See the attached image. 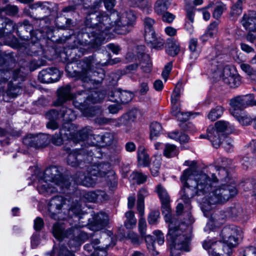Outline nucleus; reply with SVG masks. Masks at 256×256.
I'll return each mask as SVG.
<instances>
[{
    "mask_svg": "<svg viewBox=\"0 0 256 256\" xmlns=\"http://www.w3.org/2000/svg\"><path fill=\"white\" fill-rule=\"evenodd\" d=\"M180 179L183 184L180 192L181 199L188 204L196 195L208 194L214 184L209 173H196L195 168L192 166L183 172Z\"/></svg>",
    "mask_w": 256,
    "mask_h": 256,
    "instance_id": "obj_1",
    "label": "nucleus"
},
{
    "mask_svg": "<svg viewBox=\"0 0 256 256\" xmlns=\"http://www.w3.org/2000/svg\"><path fill=\"white\" fill-rule=\"evenodd\" d=\"M62 169L55 166L46 168L44 174L43 180L40 182L37 189L45 196L55 192H64L70 186L68 176L62 175Z\"/></svg>",
    "mask_w": 256,
    "mask_h": 256,
    "instance_id": "obj_2",
    "label": "nucleus"
},
{
    "mask_svg": "<svg viewBox=\"0 0 256 256\" xmlns=\"http://www.w3.org/2000/svg\"><path fill=\"white\" fill-rule=\"evenodd\" d=\"M166 222L169 223L166 239L172 256H178L182 250L188 252L191 236L190 230H186L188 226L184 224H180L172 216L170 220Z\"/></svg>",
    "mask_w": 256,
    "mask_h": 256,
    "instance_id": "obj_3",
    "label": "nucleus"
},
{
    "mask_svg": "<svg viewBox=\"0 0 256 256\" xmlns=\"http://www.w3.org/2000/svg\"><path fill=\"white\" fill-rule=\"evenodd\" d=\"M102 6V0H96L91 5H84L82 10L86 14L84 25L86 28L96 31L98 33L106 32L108 38V32L113 26L110 18L104 12H98Z\"/></svg>",
    "mask_w": 256,
    "mask_h": 256,
    "instance_id": "obj_4",
    "label": "nucleus"
},
{
    "mask_svg": "<svg viewBox=\"0 0 256 256\" xmlns=\"http://www.w3.org/2000/svg\"><path fill=\"white\" fill-rule=\"evenodd\" d=\"M86 173L83 181V186L94 187L98 182V178H105L108 185L114 190L118 185L115 172L112 170L109 164H100L98 166L85 165Z\"/></svg>",
    "mask_w": 256,
    "mask_h": 256,
    "instance_id": "obj_5",
    "label": "nucleus"
},
{
    "mask_svg": "<svg viewBox=\"0 0 256 256\" xmlns=\"http://www.w3.org/2000/svg\"><path fill=\"white\" fill-rule=\"evenodd\" d=\"M45 61L38 60H32L26 64V68L22 66L16 69L12 72V80L8 83L6 90L7 96L10 98H16L22 92V82L24 81L28 70L32 71L44 66Z\"/></svg>",
    "mask_w": 256,
    "mask_h": 256,
    "instance_id": "obj_6",
    "label": "nucleus"
},
{
    "mask_svg": "<svg viewBox=\"0 0 256 256\" xmlns=\"http://www.w3.org/2000/svg\"><path fill=\"white\" fill-rule=\"evenodd\" d=\"M82 29V32L78 35L76 38L75 35H72L70 39L73 42L72 44L68 46L70 49L78 48L79 45H90L94 47L100 45L106 38V32L103 31L102 33H98L96 31L90 30L88 32Z\"/></svg>",
    "mask_w": 256,
    "mask_h": 256,
    "instance_id": "obj_7",
    "label": "nucleus"
},
{
    "mask_svg": "<svg viewBox=\"0 0 256 256\" xmlns=\"http://www.w3.org/2000/svg\"><path fill=\"white\" fill-rule=\"evenodd\" d=\"M236 194L234 186L222 184L204 196V202L209 204H224Z\"/></svg>",
    "mask_w": 256,
    "mask_h": 256,
    "instance_id": "obj_8",
    "label": "nucleus"
},
{
    "mask_svg": "<svg viewBox=\"0 0 256 256\" xmlns=\"http://www.w3.org/2000/svg\"><path fill=\"white\" fill-rule=\"evenodd\" d=\"M78 66L82 68V70L80 72L74 71V74H72L70 76H71L76 77V79L81 80L83 82L87 83H94V82H95L97 84H100L104 80V75L102 72H94V77H96V76L100 75L99 78H90V74L92 66V62L90 59L86 58L80 61L78 63Z\"/></svg>",
    "mask_w": 256,
    "mask_h": 256,
    "instance_id": "obj_9",
    "label": "nucleus"
},
{
    "mask_svg": "<svg viewBox=\"0 0 256 256\" xmlns=\"http://www.w3.org/2000/svg\"><path fill=\"white\" fill-rule=\"evenodd\" d=\"M53 28L50 26L41 27L36 30V42H31L24 46V52L28 55L32 56H38L43 54L44 50L39 40L48 34L52 33Z\"/></svg>",
    "mask_w": 256,
    "mask_h": 256,
    "instance_id": "obj_10",
    "label": "nucleus"
},
{
    "mask_svg": "<svg viewBox=\"0 0 256 256\" xmlns=\"http://www.w3.org/2000/svg\"><path fill=\"white\" fill-rule=\"evenodd\" d=\"M66 225L64 223L61 222H56L54 224L52 228V234L58 240H62L65 238H68L70 240L68 242V244L70 248L72 247V244H74L75 247L79 246L80 244L79 241L74 238L76 232H78V236L82 234V232L78 234V229L74 228H70L66 230Z\"/></svg>",
    "mask_w": 256,
    "mask_h": 256,
    "instance_id": "obj_11",
    "label": "nucleus"
},
{
    "mask_svg": "<svg viewBox=\"0 0 256 256\" xmlns=\"http://www.w3.org/2000/svg\"><path fill=\"white\" fill-rule=\"evenodd\" d=\"M76 98L78 100H80V102L74 101V105L76 108L81 109L85 106L86 100L92 103H98L100 102L104 96L103 93L92 89L90 91L84 90L78 92Z\"/></svg>",
    "mask_w": 256,
    "mask_h": 256,
    "instance_id": "obj_12",
    "label": "nucleus"
},
{
    "mask_svg": "<svg viewBox=\"0 0 256 256\" xmlns=\"http://www.w3.org/2000/svg\"><path fill=\"white\" fill-rule=\"evenodd\" d=\"M136 19V17L133 12H126L114 22V31L120 34H126L131 30Z\"/></svg>",
    "mask_w": 256,
    "mask_h": 256,
    "instance_id": "obj_13",
    "label": "nucleus"
},
{
    "mask_svg": "<svg viewBox=\"0 0 256 256\" xmlns=\"http://www.w3.org/2000/svg\"><path fill=\"white\" fill-rule=\"evenodd\" d=\"M230 114L233 116V112H242L244 108L250 106H256V100H254L253 94H249L243 96H238L230 100Z\"/></svg>",
    "mask_w": 256,
    "mask_h": 256,
    "instance_id": "obj_14",
    "label": "nucleus"
},
{
    "mask_svg": "<svg viewBox=\"0 0 256 256\" xmlns=\"http://www.w3.org/2000/svg\"><path fill=\"white\" fill-rule=\"evenodd\" d=\"M30 8L32 10H36L37 16H40L41 20H39L40 22V24H42V23H45L46 25L45 26H42V27H46V26H50L48 24L50 23L49 18H47L52 12V5L48 2H38L33 4L30 5ZM41 28V26H40Z\"/></svg>",
    "mask_w": 256,
    "mask_h": 256,
    "instance_id": "obj_15",
    "label": "nucleus"
},
{
    "mask_svg": "<svg viewBox=\"0 0 256 256\" xmlns=\"http://www.w3.org/2000/svg\"><path fill=\"white\" fill-rule=\"evenodd\" d=\"M156 192L161 202L162 212L164 216L165 220L169 221L171 219V208L170 206V196L166 190L161 184L156 188Z\"/></svg>",
    "mask_w": 256,
    "mask_h": 256,
    "instance_id": "obj_16",
    "label": "nucleus"
},
{
    "mask_svg": "<svg viewBox=\"0 0 256 256\" xmlns=\"http://www.w3.org/2000/svg\"><path fill=\"white\" fill-rule=\"evenodd\" d=\"M60 76L59 70L54 68H48L39 72L38 80L42 83H50L58 81Z\"/></svg>",
    "mask_w": 256,
    "mask_h": 256,
    "instance_id": "obj_17",
    "label": "nucleus"
},
{
    "mask_svg": "<svg viewBox=\"0 0 256 256\" xmlns=\"http://www.w3.org/2000/svg\"><path fill=\"white\" fill-rule=\"evenodd\" d=\"M238 230L234 226H224L220 234L224 242L231 246H236L238 238H237Z\"/></svg>",
    "mask_w": 256,
    "mask_h": 256,
    "instance_id": "obj_18",
    "label": "nucleus"
},
{
    "mask_svg": "<svg viewBox=\"0 0 256 256\" xmlns=\"http://www.w3.org/2000/svg\"><path fill=\"white\" fill-rule=\"evenodd\" d=\"M66 200L62 196L52 198L48 204V211L50 216L56 219V214H58L66 204Z\"/></svg>",
    "mask_w": 256,
    "mask_h": 256,
    "instance_id": "obj_19",
    "label": "nucleus"
},
{
    "mask_svg": "<svg viewBox=\"0 0 256 256\" xmlns=\"http://www.w3.org/2000/svg\"><path fill=\"white\" fill-rule=\"evenodd\" d=\"M77 93L74 95L71 92V86L69 84H67L64 86H62L59 88L57 90V100L55 102L56 106H60L66 102L68 100H72L74 98L75 100L73 102L76 100L80 102V100H78L76 98V95Z\"/></svg>",
    "mask_w": 256,
    "mask_h": 256,
    "instance_id": "obj_20",
    "label": "nucleus"
},
{
    "mask_svg": "<svg viewBox=\"0 0 256 256\" xmlns=\"http://www.w3.org/2000/svg\"><path fill=\"white\" fill-rule=\"evenodd\" d=\"M211 170L212 172L215 170L214 172H208L214 184L227 182L230 179L228 170L224 167L213 166Z\"/></svg>",
    "mask_w": 256,
    "mask_h": 256,
    "instance_id": "obj_21",
    "label": "nucleus"
},
{
    "mask_svg": "<svg viewBox=\"0 0 256 256\" xmlns=\"http://www.w3.org/2000/svg\"><path fill=\"white\" fill-rule=\"evenodd\" d=\"M88 156L85 153L78 152H70L67 157L68 164L73 167L80 166V168H84L85 166H83L84 164L86 163V158Z\"/></svg>",
    "mask_w": 256,
    "mask_h": 256,
    "instance_id": "obj_22",
    "label": "nucleus"
},
{
    "mask_svg": "<svg viewBox=\"0 0 256 256\" xmlns=\"http://www.w3.org/2000/svg\"><path fill=\"white\" fill-rule=\"evenodd\" d=\"M137 55L139 59L141 60V68L145 72H149L151 70L152 64L150 60V56L145 53V46H138L136 47Z\"/></svg>",
    "mask_w": 256,
    "mask_h": 256,
    "instance_id": "obj_23",
    "label": "nucleus"
},
{
    "mask_svg": "<svg viewBox=\"0 0 256 256\" xmlns=\"http://www.w3.org/2000/svg\"><path fill=\"white\" fill-rule=\"evenodd\" d=\"M222 80L231 88H237L241 84L240 77L232 74L228 66H226L224 68Z\"/></svg>",
    "mask_w": 256,
    "mask_h": 256,
    "instance_id": "obj_24",
    "label": "nucleus"
},
{
    "mask_svg": "<svg viewBox=\"0 0 256 256\" xmlns=\"http://www.w3.org/2000/svg\"><path fill=\"white\" fill-rule=\"evenodd\" d=\"M144 38L146 43L151 44L156 49H162L164 43L163 39L156 36L154 30H144Z\"/></svg>",
    "mask_w": 256,
    "mask_h": 256,
    "instance_id": "obj_25",
    "label": "nucleus"
},
{
    "mask_svg": "<svg viewBox=\"0 0 256 256\" xmlns=\"http://www.w3.org/2000/svg\"><path fill=\"white\" fill-rule=\"evenodd\" d=\"M241 23L247 30H253L256 28V12L249 11L244 14Z\"/></svg>",
    "mask_w": 256,
    "mask_h": 256,
    "instance_id": "obj_26",
    "label": "nucleus"
},
{
    "mask_svg": "<svg viewBox=\"0 0 256 256\" xmlns=\"http://www.w3.org/2000/svg\"><path fill=\"white\" fill-rule=\"evenodd\" d=\"M108 224V216L104 212H100L95 215L91 222L92 226L94 230H100Z\"/></svg>",
    "mask_w": 256,
    "mask_h": 256,
    "instance_id": "obj_27",
    "label": "nucleus"
},
{
    "mask_svg": "<svg viewBox=\"0 0 256 256\" xmlns=\"http://www.w3.org/2000/svg\"><path fill=\"white\" fill-rule=\"evenodd\" d=\"M108 198L106 193L101 190L88 192L83 196V198L86 202H96L105 200Z\"/></svg>",
    "mask_w": 256,
    "mask_h": 256,
    "instance_id": "obj_28",
    "label": "nucleus"
},
{
    "mask_svg": "<svg viewBox=\"0 0 256 256\" xmlns=\"http://www.w3.org/2000/svg\"><path fill=\"white\" fill-rule=\"evenodd\" d=\"M15 31V23L10 19L0 16V38L5 33L10 34Z\"/></svg>",
    "mask_w": 256,
    "mask_h": 256,
    "instance_id": "obj_29",
    "label": "nucleus"
},
{
    "mask_svg": "<svg viewBox=\"0 0 256 256\" xmlns=\"http://www.w3.org/2000/svg\"><path fill=\"white\" fill-rule=\"evenodd\" d=\"M224 134H218V132H216L214 127L212 126H210L207 129L208 139L210 140L212 146L217 148L220 146L222 144V140L223 136H222Z\"/></svg>",
    "mask_w": 256,
    "mask_h": 256,
    "instance_id": "obj_30",
    "label": "nucleus"
},
{
    "mask_svg": "<svg viewBox=\"0 0 256 256\" xmlns=\"http://www.w3.org/2000/svg\"><path fill=\"white\" fill-rule=\"evenodd\" d=\"M32 28L30 22L27 20H24L22 22H18L17 24H15V30H16L18 35L21 38L24 37V36L22 35L20 32H22L24 30L26 32H29L32 38H34L36 36V31L32 32Z\"/></svg>",
    "mask_w": 256,
    "mask_h": 256,
    "instance_id": "obj_31",
    "label": "nucleus"
},
{
    "mask_svg": "<svg viewBox=\"0 0 256 256\" xmlns=\"http://www.w3.org/2000/svg\"><path fill=\"white\" fill-rule=\"evenodd\" d=\"M138 113V110H132L118 118L120 126H128L130 122H134L136 119Z\"/></svg>",
    "mask_w": 256,
    "mask_h": 256,
    "instance_id": "obj_32",
    "label": "nucleus"
},
{
    "mask_svg": "<svg viewBox=\"0 0 256 256\" xmlns=\"http://www.w3.org/2000/svg\"><path fill=\"white\" fill-rule=\"evenodd\" d=\"M166 48V52L172 56L177 55L180 51L179 44L174 38L167 40Z\"/></svg>",
    "mask_w": 256,
    "mask_h": 256,
    "instance_id": "obj_33",
    "label": "nucleus"
},
{
    "mask_svg": "<svg viewBox=\"0 0 256 256\" xmlns=\"http://www.w3.org/2000/svg\"><path fill=\"white\" fill-rule=\"evenodd\" d=\"M100 243V242L98 239H94L90 244L85 245V248L92 246V248L98 251L95 252L98 256H106L107 252L106 250L109 246V244H106V246H98V244Z\"/></svg>",
    "mask_w": 256,
    "mask_h": 256,
    "instance_id": "obj_34",
    "label": "nucleus"
},
{
    "mask_svg": "<svg viewBox=\"0 0 256 256\" xmlns=\"http://www.w3.org/2000/svg\"><path fill=\"white\" fill-rule=\"evenodd\" d=\"M216 132H218V134H223L225 132L228 134L232 132L234 130V128L228 122L225 121H218L216 122Z\"/></svg>",
    "mask_w": 256,
    "mask_h": 256,
    "instance_id": "obj_35",
    "label": "nucleus"
},
{
    "mask_svg": "<svg viewBox=\"0 0 256 256\" xmlns=\"http://www.w3.org/2000/svg\"><path fill=\"white\" fill-rule=\"evenodd\" d=\"M138 164L140 166H148L150 164L148 154L143 146H140L138 150Z\"/></svg>",
    "mask_w": 256,
    "mask_h": 256,
    "instance_id": "obj_36",
    "label": "nucleus"
},
{
    "mask_svg": "<svg viewBox=\"0 0 256 256\" xmlns=\"http://www.w3.org/2000/svg\"><path fill=\"white\" fill-rule=\"evenodd\" d=\"M114 140V134L110 132H106L103 136L96 135V142H92L94 145H98L100 142L103 145H110Z\"/></svg>",
    "mask_w": 256,
    "mask_h": 256,
    "instance_id": "obj_37",
    "label": "nucleus"
},
{
    "mask_svg": "<svg viewBox=\"0 0 256 256\" xmlns=\"http://www.w3.org/2000/svg\"><path fill=\"white\" fill-rule=\"evenodd\" d=\"M245 0H238L232 5L230 12V18L232 20L235 21L242 13V2Z\"/></svg>",
    "mask_w": 256,
    "mask_h": 256,
    "instance_id": "obj_38",
    "label": "nucleus"
},
{
    "mask_svg": "<svg viewBox=\"0 0 256 256\" xmlns=\"http://www.w3.org/2000/svg\"><path fill=\"white\" fill-rule=\"evenodd\" d=\"M147 195L148 192L144 188L141 189L138 194L136 208L140 216H142L144 214V199Z\"/></svg>",
    "mask_w": 256,
    "mask_h": 256,
    "instance_id": "obj_39",
    "label": "nucleus"
},
{
    "mask_svg": "<svg viewBox=\"0 0 256 256\" xmlns=\"http://www.w3.org/2000/svg\"><path fill=\"white\" fill-rule=\"evenodd\" d=\"M172 0H158L154 6V10L158 15L166 12L170 6Z\"/></svg>",
    "mask_w": 256,
    "mask_h": 256,
    "instance_id": "obj_40",
    "label": "nucleus"
},
{
    "mask_svg": "<svg viewBox=\"0 0 256 256\" xmlns=\"http://www.w3.org/2000/svg\"><path fill=\"white\" fill-rule=\"evenodd\" d=\"M60 118L66 122H69L76 119L75 112L71 108L62 107L60 110Z\"/></svg>",
    "mask_w": 256,
    "mask_h": 256,
    "instance_id": "obj_41",
    "label": "nucleus"
},
{
    "mask_svg": "<svg viewBox=\"0 0 256 256\" xmlns=\"http://www.w3.org/2000/svg\"><path fill=\"white\" fill-rule=\"evenodd\" d=\"M228 214L234 218H242L245 215V212L239 204H234L228 210Z\"/></svg>",
    "mask_w": 256,
    "mask_h": 256,
    "instance_id": "obj_42",
    "label": "nucleus"
},
{
    "mask_svg": "<svg viewBox=\"0 0 256 256\" xmlns=\"http://www.w3.org/2000/svg\"><path fill=\"white\" fill-rule=\"evenodd\" d=\"M233 116L241 124L244 126L250 124L254 120V118H252L250 116L242 112L239 114L238 112H233Z\"/></svg>",
    "mask_w": 256,
    "mask_h": 256,
    "instance_id": "obj_43",
    "label": "nucleus"
},
{
    "mask_svg": "<svg viewBox=\"0 0 256 256\" xmlns=\"http://www.w3.org/2000/svg\"><path fill=\"white\" fill-rule=\"evenodd\" d=\"M218 22L214 21L212 22L208 27L206 32L202 36V40H206V38H212L216 35L218 30Z\"/></svg>",
    "mask_w": 256,
    "mask_h": 256,
    "instance_id": "obj_44",
    "label": "nucleus"
},
{
    "mask_svg": "<svg viewBox=\"0 0 256 256\" xmlns=\"http://www.w3.org/2000/svg\"><path fill=\"white\" fill-rule=\"evenodd\" d=\"M36 148L45 147L50 142V136L46 134H40L36 135Z\"/></svg>",
    "mask_w": 256,
    "mask_h": 256,
    "instance_id": "obj_45",
    "label": "nucleus"
},
{
    "mask_svg": "<svg viewBox=\"0 0 256 256\" xmlns=\"http://www.w3.org/2000/svg\"><path fill=\"white\" fill-rule=\"evenodd\" d=\"M189 49L191 52L190 58L192 60H196L199 56L200 51L198 49V40L192 38L189 42Z\"/></svg>",
    "mask_w": 256,
    "mask_h": 256,
    "instance_id": "obj_46",
    "label": "nucleus"
},
{
    "mask_svg": "<svg viewBox=\"0 0 256 256\" xmlns=\"http://www.w3.org/2000/svg\"><path fill=\"white\" fill-rule=\"evenodd\" d=\"M76 10V6H68L64 8L62 10V14L65 17L64 20L66 24H69L72 20L70 18H67L66 17H74V16L75 14Z\"/></svg>",
    "mask_w": 256,
    "mask_h": 256,
    "instance_id": "obj_47",
    "label": "nucleus"
},
{
    "mask_svg": "<svg viewBox=\"0 0 256 256\" xmlns=\"http://www.w3.org/2000/svg\"><path fill=\"white\" fill-rule=\"evenodd\" d=\"M142 238H145V241L147 244V248L151 254L154 256H156L158 254V252L156 250L154 246V238L150 235H146L145 236H142Z\"/></svg>",
    "mask_w": 256,
    "mask_h": 256,
    "instance_id": "obj_48",
    "label": "nucleus"
},
{
    "mask_svg": "<svg viewBox=\"0 0 256 256\" xmlns=\"http://www.w3.org/2000/svg\"><path fill=\"white\" fill-rule=\"evenodd\" d=\"M125 216L126 220L124 222V226L128 229L132 228L134 227L136 222V220L135 218L134 214L133 212L129 211L126 213Z\"/></svg>",
    "mask_w": 256,
    "mask_h": 256,
    "instance_id": "obj_49",
    "label": "nucleus"
},
{
    "mask_svg": "<svg viewBox=\"0 0 256 256\" xmlns=\"http://www.w3.org/2000/svg\"><path fill=\"white\" fill-rule=\"evenodd\" d=\"M224 108L221 106H216L212 108L208 115V118L211 121H214L220 118L222 114Z\"/></svg>",
    "mask_w": 256,
    "mask_h": 256,
    "instance_id": "obj_50",
    "label": "nucleus"
},
{
    "mask_svg": "<svg viewBox=\"0 0 256 256\" xmlns=\"http://www.w3.org/2000/svg\"><path fill=\"white\" fill-rule=\"evenodd\" d=\"M162 130V127L160 123L156 122H152L150 125V138L155 139L157 138L160 134Z\"/></svg>",
    "mask_w": 256,
    "mask_h": 256,
    "instance_id": "obj_51",
    "label": "nucleus"
},
{
    "mask_svg": "<svg viewBox=\"0 0 256 256\" xmlns=\"http://www.w3.org/2000/svg\"><path fill=\"white\" fill-rule=\"evenodd\" d=\"M180 88L176 86L174 89L171 96V103L173 110H175L176 111H177L178 110V106L177 103L180 96Z\"/></svg>",
    "mask_w": 256,
    "mask_h": 256,
    "instance_id": "obj_52",
    "label": "nucleus"
},
{
    "mask_svg": "<svg viewBox=\"0 0 256 256\" xmlns=\"http://www.w3.org/2000/svg\"><path fill=\"white\" fill-rule=\"evenodd\" d=\"M178 154V150L174 144H166L164 150V155L167 158H171Z\"/></svg>",
    "mask_w": 256,
    "mask_h": 256,
    "instance_id": "obj_53",
    "label": "nucleus"
},
{
    "mask_svg": "<svg viewBox=\"0 0 256 256\" xmlns=\"http://www.w3.org/2000/svg\"><path fill=\"white\" fill-rule=\"evenodd\" d=\"M78 136L82 140H96V135L92 134L90 129L86 128L79 132Z\"/></svg>",
    "mask_w": 256,
    "mask_h": 256,
    "instance_id": "obj_54",
    "label": "nucleus"
},
{
    "mask_svg": "<svg viewBox=\"0 0 256 256\" xmlns=\"http://www.w3.org/2000/svg\"><path fill=\"white\" fill-rule=\"evenodd\" d=\"M121 89L113 88L108 94V98L110 101L119 104Z\"/></svg>",
    "mask_w": 256,
    "mask_h": 256,
    "instance_id": "obj_55",
    "label": "nucleus"
},
{
    "mask_svg": "<svg viewBox=\"0 0 256 256\" xmlns=\"http://www.w3.org/2000/svg\"><path fill=\"white\" fill-rule=\"evenodd\" d=\"M134 98V94L129 91L121 90L120 104H126L130 102Z\"/></svg>",
    "mask_w": 256,
    "mask_h": 256,
    "instance_id": "obj_56",
    "label": "nucleus"
},
{
    "mask_svg": "<svg viewBox=\"0 0 256 256\" xmlns=\"http://www.w3.org/2000/svg\"><path fill=\"white\" fill-rule=\"evenodd\" d=\"M226 9V4L222 2H218L213 12V17L216 19L219 18Z\"/></svg>",
    "mask_w": 256,
    "mask_h": 256,
    "instance_id": "obj_57",
    "label": "nucleus"
},
{
    "mask_svg": "<svg viewBox=\"0 0 256 256\" xmlns=\"http://www.w3.org/2000/svg\"><path fill=\"white\" fill-rule=\"evenodd\" d=\"M220 248L221 250V252L223 254L222 256H230L232 253V248L236 246H231L226 242L223 244L220 242H218Z\"/></svg>",
    "mask_w": 256,
    "mask_h": 256,
    "instance_id": "obj_58",
    "label": "nucleus"
},
{
    "mask_svg": "<svg viewBox=\"0 0 256 256\" xmlns=\"http://www.w3.org/2000/svg\"><path fill=\"white\" fill-rule=\"evenodd\" d=\"M222 136H223V139L220 146L227 152H231L233 148L232 140L230 138L225 136L224 134H222Z\"/></svg>",
    "mask_w": 256,
    "mask_h": 256,
    "instance_id": "obj_59",
    "label": "nucleus"
},
{
    "mask_svg": "<svg viewBox=\"0 0 256 256\" xmlns=\"http://www.w3.org/2000/svg\"><path fill=\"white\" fill-rule=\"evenodd\" d=\"M23 143L28 146L36 148V135L32 134H28L23 139Z\"/></svg>",
    "mask_w": 256,
    "mask_h": 256,
    "instance_id": "obj_60",
    "label": "nucleus"
},
{
    "mask_svg": "<svg viewBox=\"0 0 256 256\" xmlns=\"http://www.w3.org/2000/svg\"><path fill=\"white\" fill-rule=\"evenodd\" d=\"M18 11V9L16 6L7 4L6 6H4L2 12H4L6 15L12 16L16 14Z\"/></svg>",
    "mask_w": 256,
    "mask_h": 256,
    "instance_id": "obj_61",
    "label": "nucleus"
},
{
    "mask_svg": "<svg viewBox=\"0 0 256 256\" xmlns=\"http://www.w3.org/2000/svg\"><path fill=\"white\" fill-rule=\"evenodd\" d=\"M161 163L159 158H155L153 161L152 167L150 168L152 174L156 176L159 174V170L160 167Z\"/></svg>",
    "mask_w": 256,
    "mask_h": 256,
    "instance_id": "obj_62",
    "label": "nucleus"
},
{
    "mask_svg": "<svg viewBox=\"0 0 256 256\" xmlns=\"http://www.w3.org/2000/svg\"><path fill=\"white\" fill-rule=\"evenodd\" d=\"M128 238L130 240L131 242L134 244L138 245L142 242V238L132 232H130L128 234Z\"/></svg>",
    "mask_w": 256,
    "mask_h": 256,
    "instance_id": "obj_63",
    "label": "nucleus"
},
{
    "mask_svg": "<svg viewBox=\"0 0 256 256\" xmlns=\"http://www.w3.org/2000/svg\"><path fill=\"white\" fill-rule=\"evenodd\" d=\"M86 174L84 172H78L73 176L72 180L76 184L83 186Z\"/></svg>",
    "mask_w": 256,
    "mask_h": 256,
    "instance_id": "obj_64",
    "label": "nucleus"
}]
</instances>
